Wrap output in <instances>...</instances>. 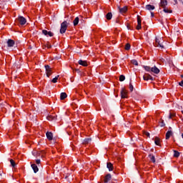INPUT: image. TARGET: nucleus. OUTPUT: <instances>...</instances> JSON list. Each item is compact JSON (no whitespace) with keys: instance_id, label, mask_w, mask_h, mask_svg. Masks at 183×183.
<instances>
[{"instance_id":"f257e3e1","label":"nucleus","mask_w":183,"mask_h":183,"mask_svg":"<svg viewBox=\"0 0 183 183\" xmlns=\"http://www.w3.org/2000/svg\"><path fill=\"white\" fill-rule=\"evenodd\" d=\"M143 68L147 71V72H152L153 74H159L160 71L157 66H154L153 67H151L149 66H144Z\"/></svg>"},{"instance_id":"f03ea898","label":"nucleus","mask_w":183,"mask_h":183,"mask_svg":"<svg viewBox=\"0 0 183 183\" xmlns=\"http://www.w3.org/2000/svg\"><path fill=\"white\" fill-rule=\"evenodd\" d=\"M164 39L162 37H156L154 46L157 48H161V49H164Z\"/></svg>"},{"instance_id":"7ed1b4c3","label":"nucleus","mask_w":183,"mask_h":183,"mask_svg":"<svg viewBox=\"0 0 183 183\" xmlns=\"http://www.w3.org/2000/svg\"><path fill=\"white\" fill-rule=\"evenodd\" d=\"M66 29H68V22L64 21L61 24L60 34H65Z\"/></svg>"},{"instance_id":"20e7f679","label":"nucleus","mask_w":183,"mask_h":183,"mask_svg":"<svg viewBox=\"0 0 183 183\" xmlns=\"http://www.w3.org/2000/svg\"><path fill=\"white\" fill-rule=\"evenodd\" d=\"M45 69H46V75L48 78H49V76L52 75V68H51L49 65H46Z\"/></svg>"},{"instance_id":"39448f33","label":"nucleus","mask_w":183,"mask_h":183,"mask_svg":"<svg viewBox=\"0 0 183 183\" xmlns=\"http://www.w3.org/2000/svg\"><path fill=\"white\" fill-rule=\"evenodd\" d=\"M167 5H168V1L160 0V3L159 4V9H161V8H162V9L167 8Z\"/></svg>"},{"instance_id":"423d86ee","label":"nucleus","mask_w":183,"mask_h":183,"mask_svg":"<svg viewBox=\"0 0 183 183\" xmlns=\"http://www.w3.org/2000/svg\"><path fill=\"white\" fill-rule=\"evenodd\" d=\"M17 21L19 22L20 25H25V24H26V19L22 16H19Z\"/></svg>"},{"instance_id":"0eeeda50","label":"nucleus","mask_w":183,"mask_h":183,"mask_svg":"<svg viewBox=\"0 0 183 183\" xmlns=\"http://www.w3.org/2000/svg\"><path fill=\"white\" fill-rule=\"evenodd\" d=\"M121 97L122 99L124 98H128V92L125 88H122L121 90Z\"/></svg>"},{"instance_id":"6e6552de","label":"nucleus","mask_w":183,"mask_h":183,"mask_svg":"<svg viewBox=\"0 0 183 183\" xmlns=\"http://www.w3.org/2000/svg\"><path fill=\"white\" fill-rule=\"evenodd\" d=\"M141 24H142L141 16L137 15V26L136 27V29H137V31H139V29L142 28L141 26Z\"/></svg>"},{"instance_id":"1a4fd4ad","label":"nucleus","mask_w":183,"mask_h":183,"mask_svg":"<svg viewBox=\"0 0 183 183\" xmlns=\"http://www.w3.org/2000/svg\"><path fill=\"white\" fill-rule=\"evenodd\" d=\"M143 79L144 81H154V77H152V76H151V74H145L144 76H143Z\"/></svg>"},{"instance_id":"9d476101","label":"nucleus","mask_w":183,"mask_h":183,"mask_svg":"<svg viewBox=\"0 0 183 183\" xmlns=\"http://www.w3.org/2000/svg\"><path fill=\"white\" fill-rule=\"evenodd\" d=\"M46 136L47 139H49V141H52V139H54V134L51 132H47L46 133Z\"/></svg>"},{"instance_id":"9b49d317","label":"nucleus","mask_w":183,"mask_h":183,"mask_svg":"<svg viewBox=\"0 0 183 183\" xmlns=\"http://www.w3.org/2000/svg\"><path fill=\"white\" fill-rule=\"evenodd\" d=\"M42 34L46 36H54V33L51 31H47L46 30H42Z\"/></svg>"},{"instance_id":"f8f14e48","label":"nucleus","mask_w":183,"mask_h":183,"mask_svg":"<svg viewBox=\"0 0 183 183\" xmlns=\"http://www.w3.org/2000/svg\"><path fill=\"white\" fill-rule=\"evenodd\" d=\"M47 119H48V121H55V120H56V114H53L49 115L47 117Z\"/></svg>"},{"instance_id":"ddd939ff","label":"nucleus","mask_w":183,"mask_h":183,"mask_svg":"<svg viewBox=\"0 0 183 183\" xmlns=\"http://www.w3.org/2000/svg\"><path fill=\"white\" fill-rule=\"evenodd\" d=\"M14 45H15V41L12 39H9L7 41V46H9V48L14 46Z\"/></svg>"},{"instance_id":"4468645a","label":"nucleus","mask_w":183,"mask_h":183,"mask_svg":"<svg viewBox=\"0 0 183 183\" xmlns=\"http://www.w3.org/2000/svg\"><path fill=\"white\" fill-rule=\"evenodd\" d=\"M111 178H112L111 174H107V175L105 176V177H104V183H108V182H109V181H111Z\"/></svg>"},{"instance_id":"2eb2a0df","label":"nucleus","mask_w":183,"mask_h":183,"mask_svg":"<svg viewBox=\"0 0 183 183\" xmlns=\"http://www.w3.org/2000/svg\"><path fill=\"white\" fill-rule=\"evenodd\" d=\"M79 65H81V66H88V61L79 60Z\"/></svg>"},{"instance_id":"dca6fc26","label":"nucleus","mask_w":183,"mask_h":183,"mask_svg":"<svg viewBox=\"0 0 183 183\" xmlns=\"http://www.w3.org/2000/svg\"><path fill=\"white\" fill-rule=\"evenodd\" d=\"M31 168L35 174L39 171V169L38 168V166L35 164H31Z\"/></svg>"},{"instance_id":"f3484780","label":"nucleus","mask_w":183,"mask_h":183,"mask_svg":"<svg viewBox=\"0 0 183 183\" xmlns=\"http://www.w3.org/2000/svg\"><path fill=\"white\" fill-rule=\"evenodd\" d=\"M119 11L120 14H125V12H127V11H128V7H127V6H124L123 8L119 7Z\"/></svg>"},{"instance_id":"a211bd4d","label":"nucleus","mask_w":183,"mask_h":183,"mask_svg":"<svg viewBox=\"0 0 183 183\" xmlns=\"http://www.w3.org/2000/svg\"><path fill=\"white\" fill-rule=\"evenodd\" d=\"M146 9H147V11H154V9H155V6L151 4H147L146 5Z\"/></svg>"},{"instance_id":"6ab92c4d","label":"nucleus","mask_w":183,"mask_h":183,"mask_svg":"<svg viewBox=\"0 0 183 183\" xmlns=\"http://www.w3.org/2000/svg\"><path fill=\"white\" fill-rule=\"evenodd\" d=\"M107 168L109 171H114V165L111 162L107 163Z\"/></svg>"},{"instance_id":"aec40b11","label":"nucleus","mask_w":183,"mask_h":183,"mask_svg":"<svg viewBox=\"0 0 183 183\" xmlns=\"http://www.w3.org/2000/svg\"><path fill=\"white\" fill-rule=\"evenodd\" d=\"M154 143L160 146L161 145V139H159V137H155L154 139Z\"/></svg>"},{"instance_id":"412c9836","label":"nucleus","mask_w":183,"mask_h":183,"mask_svg":"<svg viewBox=\"0 0 183 183\" xmlns=\"http://www.w3.org/2000/svg\"><path fill=\"white\" fill-rule=\"evenodd\" d=\"M106 18L107 21H111V19H112V13L111 12L107 13L106 15Z\"/></svg>"},{"instance_id":"4be33fe9","label":"nucleus","mask_w":183,"mask_h":183,"mask_svg":"<svg viewBox=\"0 0 183 183\" xmlns=\"http://www.w3.org/2000/svg\"><path fill=\"white\" fill-rule=\"evenodd\" d=\"M172 136V131H168L166 133V139H169V138H171Z\"/></svg>"},{"instance_id":"5701e85b","label":"nucleus","mask_w":183,"mask_h":183,"mask_svg":"<svg viewBox=\"0 0 183 183\" xmlns=\"http://www.w3.org/2000/svg\"><path fill=\"white\" fill-rule=\"evenodd\" d=\"M74 26H76L79 24V17H76L73 21Z\"/></svg>"},{"instance_id":"b1692460","label":"nucleus","mask_w":183,"mask_h":183,"mask_svg":"<svg viewBox=\"0 0 183 183\" xmlns=\"http://www.w3.org/2000/svg\"><path fill=\"white\" fill-rule=\"evenodd\" d=\"M66 97H68V95H66V93L62 92V93H61V95H60V99L61 101H63V99H65V98H66Z\"/></svg>"},{"instance_id":"393cba45","label":"nucleus","mask_w":183,"mask_h":183,"mask_svg":"<svg viewBox=\"0 0 183 183\" xmlns=\"http://www.w3.org/2000/svg\"><path fill=\"white\" fill-rule=\"evenodd\" d=\"M163 11L165 12V14H172V10H170L167 7L163 9Z\"/></svg>"},{"instance_id":"a878e982","label":"nucleus","mask_w":183,"mask_h":183,"mask_svg":"<svg viewBox=\"0 0 183 183\" xmlns=\"http://www.w3.org/2000/svg\"><path fill=\"white\" fill-rule=\"evenodd\" d=\"M58 78H59V75L56 76V77H54L52 80L51 82H53V84H56L58 82Z\"/></svg>"},{"instance_id":"bb28decb","label":"nucleus","mask_w":183,"mask_h":183,"mask_svg":"<svg viewBox=\"0 0 183 183\" xmlns=\"http://www.w3.org/2000/svg\"><path fill=\"white\" fill-rule=\"evenodd\" d=\"M179 152L177 150H174V158H178L179 157Z\"/></svg>"},{"instance_id":"cd10ccee","label":"nucleus","mask_w":183,"mask_h":183,"mask_svg":"<svg viewBox=\"0 0 183 183\" xmlns=\"http://www.w3.org/2000/svg\"><path fill=\"white\" fill-rule=\"evenodd\" d=\"M149 157L150 158L151 161L153 162L154 164H155V156L152 155V154H149Z\"/></svg>"},{"instance_id":"c85d7f7f","label":"nucleus","mask_w":183,"mask_h":183,"mask_svg":"<svg viewBox=\"0 0 183 183\" xmlns=\"http://www.w3.org/2000/svg\"><path fill=\"white\" fill-rule=\"evenodd\" d=\"M124 49H125L126 51H129V49H131V44H129V43H127V44L125 45Z\"/></svg>"},{"instance_id":"c756f323","label":"nucleus","mask_w":183,"mask_h":183,"mask_svg":"<svg viewBox=\"0 0 183 183\" xmlns=\"http://www.w3.org/2000/svg\"><path fill=\"white\" fill-rule=\"evenodd\" d=\"M10 164L11 165V167H13V168H15V167H16V164L15 163V161H14V159H10Z\"/></svg>"},{"instance_id":"7c9ffc66","label":"nucleus","mask_w":183,"mask_h":183,"mask_svg":"<svg viewBox=\"0 0 183 183\" xmlns=\"http://www.w3.org/2000/svg\"><path fill=\"white\" fill-rule=\"evenodd\" d=\"M132 64H133V65H135L136 66H138V61H137L136 59L132 60Z\"/></svg>"},{"instance_id":"2f4dec72","label":"nucleus","mask_w":183,"mask_h":183,"mask_svg":"<svg viewBox=\"0 0 183 183\" xmlns=\"http://www.w3.org/2000/svg\"><path fill=\"white\" fill-rule=\"evenodd\" d=\"M119 81H120V82H122V81H125V76H124V75H120V76H119Z\"/></svg>"},{"instance_id":"473e14b6","label":"nucleus","mask_w":183,"mask_h":183,"mask_svg":"<svg viewBox=\"0 0 183 183\" xmlns=\"http://www.w3.org/2000/svg\"><path fill=\"white\" fill-rule=\"evenodd\" d=\"M175 117V113H170L169 116V119H172Z\"/></svg>"},{"instance_id":"72a5a7b5","label":"nucleus","mask_w":183,"mask_h":183,"mask_svg":"<svg viewBox=\"0 0 183 183\" xmlns=\"http://www.w3.org/2000/svg\"><path fill=\"white\" fill-rule=\"evenodd\" d=\"M91 142V139H85L84 140V144H89Z\"/></svg>"},{"instance_id":"f704fd0d","label":"nucleus","mask_w":183,"mask_h":183,"mask_svg":"<svg viewBox=\"0 0 183 183\" xmlns=\"http://www.w3.org/2000/svg\"><path fill=\"white\" fill-rule=\"evenodd\" d=\"M129 89L131 92L134 91V86L132 85V83H129Z\"/></svg>"},{"instance_id":"c9c22d12","label":"nucleus","mask_w":183,"mask_h":183,"mask_svg":"<svg viewBox=\"0 0 183 183\" xmlns=\"http://www.w3.org/2000/svg\"><path fill=\"white\" fill-rule=\"evenodd\" d=\"M160 127H165V123L164 122V120H162Z\"/></svg>"},{"instance_id":"e433bc0d","label":"nucleus","mask_w":183,"mask_h":183,"mask_svg":"<svg viewBox=\"0 0 183 183\" xmlns=\"http://www.w3.org/2000/svg\"><path fill=\"white\" fill-rule=\"evenodd\" d=\"M144 134L146 135V137H149V132H144Z\"/></svg>"},{"instance_id":"4c0bfd02","label":"nucleus","mask_w":183,"mask_h":183,"mask_svg":"<svg viewBox=\"0 0 183 183\" xmlns=\"http://www.w3.org/2000/svg\"><path fill=\"white\" fill-rule=\"evenodd\" d=\"M36 164L37 165H39V164H41V159H36Z\"/></svg>"},{"instance_id":"58836bf2","label":"nucleus","mask_w":183,"mask_h":183,"mask_svg":"<svg viewBox=\"0 0 183 183\" xmlns=\"http://www.w3.org/2000/svg\"><path fill=\"white\" fill-rule=\"evenodd\" d=\"M46 48H48V49H49L52 48V46L49 44H46Z\"/></svg>"},{"instance_id":"ea45409f","label":"nucleus","mask_w":183,"mask_h":183,"mask_svg":"<svg viewBox=\"0 0 183 183\" xmlns=\"http://www.w3.org/2000/svg\"><path fill=\"white\" fill-rule=\"evenodd\" d=\"M179 85L180 86H183V80L182 81L179 82Z\"/></svg>"},{"instance_id":"a19ab883","label":"nucleus","mask_w":183,"mask_h":183,"mask_svg":"<svg viewBox=\"0 0 183 183\" xmlns=\"http://www.w3.org/2000/svg\"><path fill=\"white\" fill-rule=\"evenodd\" d=\"M152 16H154V12L151 13Z\"/></svg>"},{"instance_id":"79ce46f5","label":"nucleus","mask_w":183,"mask_h":183,"mask_svg":"<svg viewBox=\"0 0 183 183\" xmlns=\"http://www.w3.org/2000/svg\"><path fill=\"white\" fill-rule=\"evenodd\" d=\"M174 2L177 4V0H174Z\"/></svg>"},{"instance_id":"37998d69","label":"nucleus","mask_w":183,"mask_h":183,"mask_svg":"<svg viewBox=\"0 0 183 183\" xmlns=\"http://www.w3.org/2000/svg\"><path fill=\"white\" fill-rule=\"evenodd\" d=\"M127 28H128V29H131L129 28V26H127Z\"/></svg>"},{"instance_id":"c03bdc74","label":"nucleus","mask_w":183,"mask_h":183,"mask_svg":"<svg viewBox=\"0 0 183 183\" xmlns=\"http://www.w3.org/2000/svg\"><path fill=\"white\" fill-rule=\"evenodd\" d=\"M181 77L183 78V75L182 74L181 75Z\"/></svg>"},{"instance_id":"a18cd8bd","label":"nucleus","mask_w":183,"mask_h":183,"mask_svg":"<svg viewBox=\"0 0 183 183\" xmlns=\"http://www.w3.org/2000/svg\"><path fill=\"white\" fill-rule=\"evenodd\" d=\"M182 114H183V110L182 111Z\"/></svg>"}]
</instances>
